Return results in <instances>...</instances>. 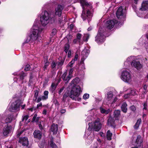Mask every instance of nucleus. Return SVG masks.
Listing matches in <instances>:
<instances>
[{
    "label": "nucleus",
    "mask_w": 148,
    "mask_h": 148,
    "mask_svg": "<svg viewBox=\"0 0 148 148\" xmlns=\"http://www.w3.org/2000/svg\"><path fill=\"white\" fill-rule=\"evenodd\" d=\"M147 109V104L146 103H145L143 104V108L144 110H146Z\"/></svg>",
    "instance_id": "680f3d73"
},
{
    "label": "nucleus",
    "mask_w": 148,
    "mask_h": 148,
    "mask_svg": "<svg viewBox=\"0 0 148 148\" xmlns=\"http://www.w3.org/2000/svg\"><path fill=\"white\" fill-rule=\"evenodd\" d=\"M19 142L25 146H28L29 143L27 138L25 137H20L19 139Z\"/></svg>",
    "instance_id": "2eb2a0df"
},
{
    "label": "nucleus",
    "mask_w": 148,
    "mask_h": 148,
    "mask_svg": "<svg viewBox=\"0 0 148 148\" xmlns=\"http://www.w3.org/2000/svg\"><path fill=\"white\" fill-rule=\"evenodd\" d=\"M67 56L69 58L71 55V52L70 50H69L67 52Z\"/></svg>",
    "instance_id": "052dcab7"
},
{
    "label": "nucleus",
    "mask_w": 148,
    "mask_h": 148,
    "mask_svg": "<svg viewBox=\"0 0 148 148\" xmlns=\"http://www.w3.org/2000/svg\"><path fill=\"white\" fill-rule=\"evenodd\" d=\"M120 77L121 79L125 82L130 83L132 81L131 73L126 69H124L122 71Z\"/></svg>",
    "instance_id": "20e7f679"
},
{
    "label": "nucleus",
    "mask_w": 148,
    "mask_h": 148,
    "mask_svg": "<svg viewBox=\"0 0 148 148\" xmlns=\"http://www.w3.org/2000/svg\"><path fill=\"white\" fill-rule=\"evenodd\" d=\"M131 64L132 67H134L138 70L141 69L142 67V65L139 62L135 60L132 61Z\"/></svg>",
    "instance_id": "f8f14e48"
},
{
    "label": "nucleus",
    "mask_w": 148,
    "mask_h": 148,
    "mask_svg": "<svg viewBox=\"0 0 148 148\" xmlns=\"http://www.w3.org/2000/svg\"><path fill=\"white\" fill-rule=\"evenodd\" d=\"M141 123V119H138L135 125L134 126V127L135 129H137L138 128L140 125Z\"/></svg>",
    "instance_id": "7c9ffc66"
},
{
    "label": "nucleus",
    "mask_w": 148,
    "mask_h": 148,
    "mask_svg": "<svg viewBox=\"0 0 148 148\" xmlns=\"http://www.w3.org/2000/svg\"><path fill=\"white\" fill-rule=\"evenodd\" d=\"M123 10V7L121 6L118 9L116 12V15L117 17L118 18H121V17H123L124 14Z\"/></svg>",
    "instance_id": "f3484780"
},
{
    "label": "nucleus",
    "mask_w": 148,
    "mask_h": 148,
    "mask_svg": "<svg viewBox=\"0 0 148 148\" xmlns=\"http://www.w3.org/2000/svg\"><path fill=\"white\" fill-rule=\"evenodd\" d=\"M3 125L4 127L0 132L1 134H3L4 136H6L9 133L11 128V127L10 125H8L7 124H5L0 122V127Z\"/></svg>",
    "instance_id": "1a4fd4ad"
},
{
    "label": "nucleus",
    "mask_w": 148,
    "mask_h": 148,
    "mask_svg": "<svg viewBox=\"0 0 148 148\" xmlns=\"http://www.w3.org/2000/svg\"><path fill=\"white\" fill-rule=\"evenodd\" d=\"M103 29L100 28L98 34L95 37V41L98 44H100L104 42L106 37L105 33L103 32Z\"/></svg>",
    "instance_id": "0eeeda50"
},
{
    "label": "nucleus",
    "mask_w": 148,
    "mask_h": 148,
    "mask_svg": "<svg viewBox=\"0 0 148 148\" xmlns=\"http://www.w3.org/2000/svg\"><path fill=\"white\" fill-rule=\"evenodd\" d=\"M56 66V63L54 61L53 62L52 64H51V67L52 69H53Z\"/></svg>",
    "instance_id": "e2e57ef3"
},
{
    "label": "nucleus",
    "mask_w": 148,
    "mask_h": 148,
    "mask_svg": "<svg viewBox=\"0 0 148 148\" xmlns=\"http://www.w3.org/2000/svg\"><path fill=\"white\" fill-rule=\"evenodd\" d=\"M23 130H22L20 132H18V133L17 135V137H18L20 136L21 135V134L23 132Z\"/></svg>",
    "instance_id": "0e129e2a"
},
{
    "label": "nucleus",
    "mask_w": 148,
    "mask_h": 148,
    "mask_svg": "<svg viewBox=\"0 0 148 148\" xmlns=\"http://www.w3.org/2000/svg\"><path fill=\"white\" fill-rule=\"evenodd\" d=\"M64 8V6L60 5H58L56 8V15L60 16L61 15L62 10Z\"/></svg>",
    "instance_id": "a211bd4d"
},
{
    "label": "nucleus",
    "mask_w": 148,
    "mask_h": 148,
    "mask_svg": "<svg viewBox=\"0 0 148 148\" xmlns=\"http://www.w3.org/2000/svg\"><path fill=\"white\" fill-rule=\"evenodd\" d=\"M148 9V1H144L142 4L140 10L142 11L147 10Z\"/></svg>",
    "instance_id": "4be33fe9"
},
{
    "label": "nucleus",
    "mask_w": 148,
    "mask_h": 148,
    "mask_svg": "<svg viewBox=\"0 0 148 148\" xmlns=\"http://www.w3.org/2000/svg\"><path fill=\"white\" fill-rule=\"evenodd\" d=\"M81 34H80L78 33L77 35V39L78 40V42L79 43V44L82 43L81 42Z\"/></svg>",
    "instance_id": "ea45409f"
},
{
    "label": "nucleus",
    "mask_w": 148,
    "mask_h": 148,
    "mask_svg": "<svg viewBox=\"0 0 148 148\" xmlns=\"http://www.w3.org/2000/svg\"><path fill=\"white\" fill-rule=\"evenodd\" d=\"M56 89V84L55 83H52L50 88V90L52 92H53Z\"/></svg>",
    "instance_id": "e433bc0d"
},
{
    "label": "nucleus",
    "mask_w": 148,
    "mask_h": 148,
    "mask_svg": "<svg viewBox=\"0 0 148 148\" xmlns=\"http://www.w3.org/2000/svg\"><path fill=\"white\" fill-rule=\"evenodd\" d=\"M85 8L83 9V11L81 15V17L84 21L87 19L88 23L90 21L92 17V14L89 10L86 12L85 11Z\"/></svg>",
    "instance_id": "6e6552de"
},
{
    "label": "nucleus",
    "mask_w": 148,
    "mask_h": 148,
    "mask_svg": "<svg viewBox=\"0 0 148 148\" xmlns=\"http://www.w3.org/2000/svg\"><path fill=\"white\" fill-rule=\"evenodd\" d=\"M64 58L60 57L59 58V60H60V61L58 63L57 66L58 69H61V66L62 65L64 62Z\"/></svg>",
    "instance_id": "b1692460"
},
{
    "label": "nucleus",
    "mask_w": 148,
    "mask_h": 148,
    "mask_svg": "<svg viewBox=\"0 0 148 148\" xmlns=\"http://www.w3.org/2000/svg\"><path fill=\"white\" fill-rule=\"evenodd\" d=\"M74 60H72L68 64V65L70 67H72L73 66V64L75 62Z\"/></svg>",
    "instance_id": "603ef678"
},
{
    "label": "nucleus",
    "mask_w": 148,
    "mask_h": 148,
    "mask_svg": "<svg viewBox=\"0 0 148 148\" xmlns=\"http://www.w3.org/2000/svg\"><path fill=\"white\" fill-rule=\"evenodd\" d=\"M22 104L23 102L21 101L17 100L12 103L10 108V110L11 111H13V110H18L20 106H21L22 107L21 109H23L25 107V105H22Z\"/></svg>",
    "instance_id": "423d86ee"
},
{
    "label": "nucleus",
    "mask_w": 148,
    "mask_h": 148,
    "mask_svg": "<svg viewBox=\"0 0 148 148\" xmlns=\"http://www.w3.org/2000/svg\"><path fill=\"white\" fill-rule=\"evenodd\" d=\"M89 95L88 94H85L83 96V98L84 99H86L89 98Z\"/></svg>",
    "instance_id": "49530a36"
},
{
    "label": "nucleus",
    "mask_w": 148,
    "mask_h": 148,
    "mask_svg": "<svg viewBox=\"0 0 148 148\" xmlns=\"http://www.w3.org/2000/svg\"><path fill=\"white\" fill-rule=\"evenodd\" d=\"M89 52V51L87 49H84L82 52V57L81 59V62H84L85 60L87 57Z\"/></svg>",
    "instance_id": "4468645a"
},
{
    "label": "nucleus",
    "mask_w": 148,
    "mask_h": 148,
    "mask_svg": "<svg viewBox=\"0 0 148 148\" xmlns=\"http://www.w3.org/2000/svg\"><path fill=\"white\" fill-rule=\"evenodd\" d=\"M147 86L146 85H145L143 86V94H145L147 92Z\"/></svg>",
    "instance_id": "a18cd8bd"
},
{
    "label": "nucleus",
    "mask_w": 148,
    "mask_h": 148,
    "mask_svg": "<svg viewBox=\"0 0 148 148\" xmlns=\"http://www.w3.org/2000/svg\"><path fill=\"white\" fill-rule=\"evenodd\" d=\"M73 71V69H70L69 72V75H68L69 76H70L71 77V78L72 77V72Z\"/></svg>",
    "instance_id": "09e8293b"
},
{
    "label": "nucleus",
    "mask_w": 148,
    "mask_h": 148,
    "mask_svg": "<svg viewBox=\"0 0 148 148\" xmlns=\"http://www.w3.org/2000/svg\"><path fill=\"white\" fill-rule=\"evenodd\" d=\"M92 123H88L89 127L85 132V136L87 137V138L86 140V142L88 144L91 143L94 138V134H91V130L92 128Z\"/></svg>",
    "instance_id": "39448f33"
},
{
    "label": "nucleus",
    "mask_w": 148,
    "mask_h": 148,
    "mask_svg": "<svg viewBox=\"0 0 148 148\" xmlns=\"http://www.w3.org/2000/svg\"><path fill=\"white\" fill-rule=\"evenodd\" d=\"M57 138L58 140L57 141H56V143H58V145H60V137L59 135L57 137Z\"/></svg>",
    "instance_id": "c03bdc74"
},
{
    "label": "nucleus",
    "mask_w": 148,
    "mask_h": 148,
    "mask_svg": "<svg viewBox=\"0 0 148 148\" xmlns=\"http://www.w3.org/2000/svg\"><path fill=\"white\" fill-rule=\"evenodd\" d=\"M78 0H64V1L66 4L76 3Z\"/></svg>",
    "instance_id": "c9c22d12"
},
{
    "label": "nucleus",
    "mask_w": 148,
    "mask_h": 148,
    "mask_svg": "<svg viewBox=\"0 0 148 148\" xmlns=\"http://www.w3.org/2000/svg\"><path fill=\"white\" fill-rule=\"evenodd\" d=\"M55 18V16L54 14H51L49 15L47 11H44L42 13L40 17V21L42 25L45 26L49 22V18L54 21Z\"/></svg>",
    "instance_id": "7ed1b4c3"
},
{
    "label": "nucleus",
    "mask_w": 148,
    "mask_h": 148,
    "mask_svg": "<svg viewBox=\"0 0 148 148\" xmlns=\"http://www.w3.org/2000/svg\"><path fill=\"white\" fill-rule=\"evenodd\" d=\"M78 58V55L76 54L75 56V58H74V59H73V60H74V61H76V60H77V59Z\"/></svg>",
    "instance_id": "338daca9"
},
{
    "label": "nucleus",
    "mask_w": 148,
    "mask_h": 148,
    "mask_svg": "<svg viewBox=\"0 0 148 148\" xmlns=\"http://www.w3.org/2000/svg\"><path fill=\"white\" fill-rule=\"evenodd\" d=\"M120 111L119 110H115L114 112V118L115 120H117L120 115Z\"/></svg>",
    "instance_id": "bb28decb"
},
{
    "label": "nucleus",
    "mask_w": 148,
    "mask_h": 148,
    "mask_svg": "<svg viewBox=\"0 0 148 148\" xmlns=\"http://www.w3.org/2000/svg\"><path fill=\"white\" fill-rule=\"evenodd\" d=\"M67 72L64 73L62 76V78L65 81L68 82L71 79V77L70 76L68 75L67 76Z\"/></svg>",
    "instance_id": "5701e85b"
},
{
    "label": "nucleus",
    "mask_w": 148,
    "mask_h": 148,
    "mask_svg": "<svg viewBox=\"0 0 148 148\" xmlns=\"http://www.w3.org/2000/svg\"><path fill=\"white\" fill-rule=\"evenodd\" d=\"M143 142V139L141 136L138 135L137 136L135 142V145L138 146H140Z\"/></svg>",
    "instance_id": "6ab92c4d"
},
{
    "label": "nucleus",
    "mask_w": 148,
    "mask_h": 148,
    "mask_svg": "<svg viewBox=\"0 0 148 148\" xmlns=\"http://www.w3.org/2000/svg\"><path fill=\"white\" fill-rule=\"evenodd\" d=\"M36 21H35L34 25L31 29V34L30 36L27 38L25 43H27L30 40L33 41L36 40H41L40 34L41 33L43 29L39 27L36 24Z\"/></svg>",
    "instance_id": "f03ea898"
},
{
    "label": "nucleus",
    "mask_w": 148,
    "mask_h": 148,
    "mask_svg": "<svg viewBox=\"0 0 148 148\" xmlns=\"http://www.w3.org/2000/svg\"><path fill=\"white\" fill-rule=\"evenodd\" d=\"M62 126L61 125H59H59L56 124V131L57 130H60Z\"/></svg>",
    "instance_id": "5fc2aeb1"
},
{
    "label": "nucleus",
    "mask_w": 148,
    "mask_h": 148,
    "mask_svg": "<svg viewBox=\"0 0 148 148\" xmlns=\"http://www.w3.org/2000/svg\"><path fill=\"white\" fill-rule=\"evenodd\" d=\"M48 145L52 148H56V144L53 141L52 139H51L48 143Z\"/></svg>",
    "instance_id": "c85d7f7f"
},
{
    "label": "nucleus",
    "mask_w": 148,
    "mask_h": 148,
    "mask_svg": "<svg viewBox=\"0 0 148 148\" xmlns=\"http://www.w3.org/2000/svg\"><path fill=\"white\" fill-rule=\"evenodd\" d=\"M112 135V133L110 132V131L109 130H108L106 134L107 139L109 140H111L112 139L111 137Z\"/></svg>",
    "instance_id": "c756f323"
},
{
    "label": "nucleus",
    "mask_w": 148,
    "mask_h": 148,
    "mask_svg": "<svg viewBox=\"0 0 148 148\" xmlns=\"http://www.w3.org/2000/svg\"><path fill=\"white\" fill-rule=\"evenodd\" d=\"M127 104L126 103L123 102L121 106V110L124 112L126 113L127 111Z\"/></svg>",
    "instance_id": "a878e982"
},
{
    "label": "nucleus",
    "mask_w": 148,
    "mask_h": 148,
    "mask_svg": "<svg viewBox=\"0 0 148 148\" xmlns=\"http://www.w3.org/2000/svg\"><path fill=\"white\" fill-rule=\"evenodd\" d=\"M134 57L133 56H130V57H128L126 61L130 63H131V62H132L133 60H134Z\"/></svg>",
    "instance_id": "a19ab883"
},
{
    "label": "nucleus",
    "mask_w": 148,
    "mask_h": 148,
    "mask_svg": "<svg viewBox=\"0 0 148 148\" xmlns=\"http://www.w3.org/2000/svg\"><path fill=\"white\" fill-rule=\"evenodd\" d=\"M47 57H45V60L44 61V62H45V64L44 66V69H45L47 66L49 65V63L48 62L47 60Z\"/></svg>",
    "instance_id": "58836bf2"
},
{
    "label": "nucleus",
    "mask_w": 148,
    "mask_h": 148,
    "mask_svg": "<svg viewBox=\"0 0 148 148\" xmlns=\"http://www.w3.org/2000/svg\"><path fill=\"white\" fill-rule=\"evenodd\" d=\"M114 123V120L112 117H110L108 120V124L109 126H113Z\"/></svg>",
    "instance_id": "cd10ccee"
},
{
    "label": "nucleus",
    "mask_w": 148,
    "mask_h": 148,
    "mask_svg": "<svg viewBox=\"0 0 148 148\" xmlns=\"http://www.w3.org/2000/svg\"><path fill=\"white\" fill-rule=\"evenodd\" d=\"M38 91L37 90H36L35 92L34 95V97L36 98V99H37V97L38 96Z\"/></svg>",
    "instance_id": "864d4df0"
},
{
    "label": "nucleus",
    "mask_w": 148,
    "mask_h": 148,
    "mask_svg": "<svg viewBox=\"0 0 148 148\" xmlns=\"http://www.w3.org/2000/svg\"><path fill=\"white\" fill-rule=\"evenodd\" d=\"M89 37V35L88 34H85L83 37V40L87 42Z\"/></svg>",
    "instance_id": "4c0bfd02"
},
{
    "label": "nucleus",
    "mask_w": 148,
    "mask_h": 148,
    "mask_svg": "<svg viewBox=\"0 0 148 148\" xmlns=\"http://www.w3.org/2000/svg\"><path fill=\"white\" fill-rule=\"evenodd\" d=\"M64 89V87H62L61 88H60L59 91V94H60L63 91Z\"/></svg>",
    "instance_id": "69168bd1"
},
{
    "label": "nucleus",
    "mask_w": 148,
    "mask_h": 148,
    "mask_svg": "<svg viewBox=\"0 0 148 148\" xmlns=\"http://www.w3.org/2000/svg\"><path fill=\"white\" fill-rule=\"evenodd\" d=\"M56 125L54 123H53L51 125V133H52L53 134H55L56 132Z\"/></svg>",
    "instance_id": "2f4dec72"
},
{
    "label": "nucleus",
    "mask_w": 148,
    "mask_h": 148,
    "mask_svg": "<svg viewBox=\"0 0 148 148\" xmlns=\"http://www.w3.org/2000/svg\"><path fill=\"white\" fill-rule=\"evenodd\" d=\"M130 94L131 95L134 96L136 94V92L135 90L134 89L131 90Z\"/></svg>",
    "instance_id": "79ce46f5"
},
{
    "label": "nucleus",
    "mask_w": 148,
    "mask_h": 148,
    "mask_svg": "<svg viewBox=\"0 0 148 148\" xmlns=\"http://www.w3.org/2000/svg\"><path fill=\"white\" fill-rule=\"evenodd\" d=\"M70 48V45L69 43H67L64 46V51L66 53H67L68 51L69 50V49Z\"/></svg>",
    "instance_id": "72a5a7b5"
},
{
    "label": "nucleus",
    "mask_w": 148,
    "mask_h": 148,
    "mask_svg": "<svg viewBox=\"0 0 148 148\" xmlns=\"http://www.w3.org/2000/svg\"><path fill=\"white\" fill-rule=\"evenodd\" d=\"M45 100V99H43L42 98V96L41 97H38V98L37 101L38 103L40 102L41 100L44 101Z\"/></svg>",
    "instance_id": "8fccbe9b"
},
{
    "label": "nucleus",
    "mask_w": 148,
    "mask_h": 148,
    "mask_svg": "<svg viewBox=\"0 0 148 148\" xmlns=\"http://www.w3.org/2000/svg\"><path fill=\"white\" fill-rule=\"evenodd\" d=\"M18 75L20 77V83L19 84H22L23 83V79H24V78L25 77L27 76V74L25 73H24L23 71H21L19 73H18Z\"/></svg>",
    "instance_id": "412c9836"
},
{
    "label": "nucleus",
    "mask_w": 148,
    "mask_h": 148,
    "mask_svg": "<svg viewBox=\"0 0 148 148\" xmlns=\"http://www.w3.org/2000/svg\"><path fill=\"white\" fill-rule=\"evenodd\" d=\"M117 99L116 97H113V92L110 91L108 92L106 100L108 103L110 104H112L115 103L117 100Z\"/></svg>",
    "instance_id": "9d476101"
},
{
    "label": "nucleus",
    "mask_w": 148,
    "mask_h": 148,
    "mask_svg": "<svg viewBox=\"0 0 148 148\" xmlns=\"http://www.w3.org/2000/svg\"><path fill=\"white\" fill-rule=\"evenodd\" d=\"M30 68V65L29 64H27L26 65L25 68V70L26 71H28L29 69Z\"/></svg>",
    "instance_id": "de8ad7c7"
},
{
    "label": "nucleus",
    "mask_w": 148,
    "mask_h": 148,
    "mask_svg": "<svg viewBox=\"0 0 148 148\" xmlns=\"http://www.w3.org/2000/svg\"><path fill=\"white\" fill-rule=\"evenodd\" d=\"M130 109L132 110L133 111H135V110H136V107L134 106H131L130 107Z\"/></svg>",
    "instance_id": "6e6d98bb"
},
{
    "label": "nucleus",
    "mask_w": 148,
    "mask_h": 148,
    "mask_svg": "<svg viewBox=\"0 0 148 148\" xmlns=\"http://www.w3.org/2000/svg\"><path fill=\"white\" fill-rule=\"evenodd\" d=\"M56 34V29H53V30L52 32V35L53 36L55 35Z\"/></svg>",
    "instance_id": "774afa93"
},
{
    "label": "nucleus",
    "mask_w": 148,
    "mask_h": 148,
    "mask_svg": "<svg viewBox=\"0 0 148 148\" xmlns=\"http://www.w3.org/2000/svg\"><path fill=\"white\" fill-rule=\"evenodd\" d=\"M33 135L34 138L38 139H40L42 136L41 132L38 130H35L33 133Z\"/></svg>",
    "instance_id": "aec40b11"
},
{
    "label": "nucleus",
    "mask_w": 148,
    "mask_h": 148,
    "mask_svg": "<svg viewBox=\"0 0 148 148\" xmlns=\"http://www.w3.org/2000/svg\"><path fill=\"white\" fill-rule=\"evenodd\" d=\"M80 2L81 5L82 6L83 9L87 8L91 9L92 8V5L86 2L85 1V0H80Z\"/></svg>",
    "instance_id": "dca6fc26"
},
{
    "label": "nucleus",
    "mask_w": 148,
    "mask_h": 148,
    "mask_svg": "<svg viewBox=\"0 0 148 148\" xmlns=\"http://www.w3.org/2000/svg\"><path fill=\"white\" fill-rule=\"evenodd\" d=\"M29 116L28 115H25L22 118V121H23L24 120L26 121L28 118Z\"/></svg>",
    "instance_id": "3c124183"
},
{
    "label": "nucleus",
    "mask_w": 148,
    "mask_h": 148,
    "mask_svg": "<svg viewBox=\"0 0 148 148\" xmlns=\"http://www.w3.org/2000/svg\"><path fill=\"white\" fill-rule=\"evenodd\" d=\"M100 110L101 113L105 114H108L110 111L109 110H106L102 107L100 108Z\"/></svg>",
    "instance_id": "473e14b6"
},
{
    "label": "nucleus",
    "mask_w": 148,
    "mask_h": 148,
    "mask_svg": "<svg viewBox=\"0 0 148 148\" xmlns=\"http://www.w3.org/2000/svg\"><path fill=\"white\" fill-rule=\"evenodd\" d=\"M49 92L48 91H45L44 92V95L42 96V98L45 100L48 98Z\"/></svg>",
    "instance_id": "f704fd0d"
},
{
    "label": "nucleus",
    "mask_w": 148,
    "mask_h": 148,
    "mask_svg": "<svg viewBox=\"0 0 148 148\" xmlns=\"http://www.w3.org/2000/svg\"><path fill=\"white\" fill-rule=\"evenodd\" d=\"M101 125L99 120L95 121L93 123V127L95 131H98L101 128Z\"/></svg>",
    "instance_id": "ddd939ff"
},
{
    "label": "nucleus",
    "mask_w": 148,
    "mask_h": 148,
    "mask_svg": "<svg viewBox=\"0 0 148 148\" xmlns=\"http://www.w3.org/2000/svg\"><path fill=\"white\" fill-rule=\"evenodd\" d=\"M130 63L128 62L126 60L124 62V64L126 67H128L129 66Z\"/></svg>",
    "instance_id": "13d9d810"
},
{
    "label": "nucleus",
    "mask_w": 148,
    "mask_h": 148,
    "mask_svg": "<svg viewBox=\"0 0 148 148\" xmlns=\"http://www.w3.org/2000/svg\"><path fill=\"white\" fill-rule=\"evenodd\" d=\"M79 80V78H76L71 81V85L73 84L74 85L70 92V97L72 99L78 101L81 100V98L79 96L82 91L79 86L75 85L78 82Z\"/></svg>",
    "instance_id": "f257e3e1"
},
{
    "label": "nucleus",
    "mask_w": 148,
    "mask_h": 148,
    "mask_svg": "<svg viewBox=\"0 0 148 148\" xmlns=\"http://www.w3.org/2000/svg\"><path fill=\"white\" fill-rule=\"evenodd\" d=\"M13 119V115H8L6 116V119L5 120V124H7L8 123H10Z\"/></svg>",
    "instance_id": "393cba45"
},
{
    "label": "nucleus",
    "mask_w": 148,
    "mask_h": 148,
    "mask_svg": "<svg viewBox=\"0 0 148 148\" xmlns=\"http://www.w3.org/2000/svg\"><path fill=\"white\" fill-rule=\"evenodd\" d=\"M130 96V94H126L124 96V97L125 99H127Z\"/></svg>",
    "instance_id": "bf43d9fd"
},
{
    "label": "nucleus",
    "mask_w": 148,
    "mask_h": 148,
    "mask_svg": "<svg viewBox=\"0 0 148 148\" xmlns=\"http://www.w3.org/2000/svg\"><path fill=\"white\" fill-rule=\"evenodd\" d=\"M117 22V21L114 19L108 21L106 23V26L108 29H110L114 27L115 24Z\"/></svg>",
    "instance_id": "9b49d317"
},
{
    "label": "nucleus",
    "mask_w": 148,
    "mask_h": 148,
    "mask_svg": "<svg viewBox=\"0 0 148 148\" xmlns=\"http://www.w3.org/2000/svg\"><path fill=\"white\" fill-rule=\"evenodd\" d=\"M37 116V114H35L34 115V116H33V118L32 122L35 121Z\"/></svg>",
    "instance_id": "4d7b16f0"
},
{
    "label": "nucleus",
    "mask_w": 148,
    "mask_h": 148,
    "mask_svg": "<svg viewBox=\"0 0 148 148\" xmlns=\"http://www.w3.org/2000/svg\"><path fill=\"white\" fill-rule=\"evenodd\" d=\"M80 66H81V70H83L85 69V67L84 62H81V61L80 62Z\"/></svg>",
    "instance_id": "37998d69"
}]
</instances>
